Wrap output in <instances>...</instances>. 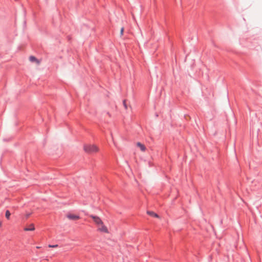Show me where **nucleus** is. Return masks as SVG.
<instances>
[{
	"label": "nucleus",
	"instance_id": "nucleus-1",
	"mask_svg": "<svg viewBox=\"0 0 262 262\" xmlns=\"http://www.w3.org/2000/svg\"><path fill=\"white\" fill-rule=\"evenodd\" d=\"M83 150L89 154H93L99 151V148L96 145L88 144L83 145Z\"/></svg>",
	"mask_w": 262,
	"mask_h": 262
},
{
	"label": "nucleus",
	"instance_id": "nucleus-2",
	"mask_svg": "<svg viewBox=\"0 0 262 262\" xmlns=\"http://www.w3.org/2000/svg\"><path fill=\"white\" fill-rule=\"evenodd\" d=\"M97 230L101 232L108 233L107 228L105 225H104L103 222H101V224L97 226Z\"/></svg>",
	"mask_w": 262,
	"mask_h": 262
},
{
	"label": "nucleus",
	"instance_id": "nucleus-3",
	"mask_svg": "<svg viewBox=\"0 0 262 262\" xmlns=\"http://www.w3.org/2000/svg\"><path fill=\"white\" fill-rule=\"evenodd\" d=\"M90 216L93 220L94 222L97 226L101 224V222H102V221L99 216L93 215H90Z\"/></svg>",
	"mask_w": 262,
	"mask_h": 262
},
{
	"label": "nucleus",
	"instance_id": "nucleus-4",
	"mask_svg": "<svg viewBox=\"0 0 262 262\" xmlns=\"http://www.w3.org/2000/svg\"><path fill=\"white\" fill-rule=\"evenodd\" d=\"M67 217L69 220H73V221H76L80 219L79 216L74 214H71V213L68 214L67 215Z\"/></svg>",
	"mask_w": 262,
	"mask_h": 262
},
{
	"label": "nucleus",
	"instance_id": "nucleus-5",
	"mask_svg": "<svg viewBox=\"0 0 262 262\" xmlns=\"http://www.w3.org/2000/svg\"><path fill=\"white\" fill-rule=\"evenodd\" d=\"M29 60L31 62H35L37 64L39 65L40 64V61L38 60L35 57L31 56L29 57Z\"/></svg>",
	"mask_w": 262,
	"mask_h": 262
},
{
	"label": "nucleus",
	"instance_id": "nucleus-6",
	"mask_svg": "<svg viewBox=\"0 0 262 262\" xmlns=\"http://www.w3.org/2000/svg\"><path fill=\"white\" fill-rule=\"evenodd\" d=\"M137 146L140 148V150L142 151H145V150H146L145 146L143 144L141 143L140 142H138L137 143Z\"/></svg>",
	"mask_w": 262,
	"mask_h": 262
},
{
	"label": "nucleus",
	"instance_id": "nucleus-7",
	"mask_svg": "<svg viewBox=\"0 0 262 262\" xmlns=\"http://www.w3.org/2000/svg\"><path fill=\"white\" fill-rule=\"evenodd\" d=\"M35 230L34 226L33 224H31L30 225L29 228H25L24 229L25 231H33Z\"/></svg>",
	"mask_w": 262,
	"mask_h": 262
},
{
	"label": "nucleus",
	"instance_id": "nucleus-8",
	"mask_svg": "<svg viewBox=\"0 0 262 262\" xmlns=\"http://www.w3.org/2000/svg\"><path fill=\"white\" fill-rule=\"evenodd\" d=\"M147 213L148 214H149L150 216H154V217H159V215L157 213H155V212H154L152 211H148L147 212Z\"/></svg>",
	"mask_w": 262,
	"mask_h": 262
},
{
	"label": "nucleus",
	"instance_id": "nucleus-9",
	"mask_svg": "<svg viewBox=\"0 0 262 262\" xmlns=\"http://www.w3.org/2000/svg\"><path fill=\"white\" fill-rule=\"evenodd\" d=\"M10 215H11V213H10V211L8 210H6V212H5V216L7 220L10 219Z\"/></svg>",
	"mask_w": 262,
	"mask_h": 262
},
{
	"label": "nucleus",
	"instance_id": "nucleus-10",
	"mask_svg": "<svg viewBox=\"0 0 262 262\" xmlns=\"http://www.w3.org/2000/svg\"><path fill=\"white\" fill-rule=\"evenodd\" d=\"M123 105L124 106L125 109L126 110L127 108V104H126V100H124L123 101Z\"/></svg>",
	"mask_w": 262,
	"mask_h": 262
},
{
	"label": "nucleus",
	"instance_id": "nucleus-11",
	"mask_svg": "<svg viewBox=\"0 0 262 262\" xmlns=\"http://www.w3.org/2000/svg\"><path fill=\"white\" fill-rule=\"evenodd\" d=\"M48 246H49V247H50V248H55V247H57L58 245H49Z\"/></svg>",
	"mask_w": 262,
	"mask_h": 262
},
{
	"label": "nucleus",
	"instance_id": "nucleus-12",
	"mask_svg": "<svg viewBox=\"0 0 262 262\" xmlns=\"http://www.w3.org/2000/svg\"><path fill=\"white\" fill-rule=\"evenodd\" d=\"M123 31H124V28H122L121 29V30H120V34L122 36L123 34Z\"/></svg>",
	"mask_w": 262,
	"mask_h": 262
},
{
	"label": "nucleus",
	"instance_id": "nucleus-13",
	"mask_svg": "<svg viewBox=\"0 0 262 262\" xmlns=\"http://www.w3.org/2000/svg\"><path fill=\"white\" fill-rule=\"evenodd\" d=\"M31 214V213H26V219H28L30 216Z\"/></svg>",
	"mask_w": 262,
	"mask_h": 262
},
{
	"label": "nucleus",
	"instance_id": "nucleus-14",
	"mask_svg": "<svg viewBox=\"0 0 262 262\" xmlns=\"http://www.w3.org/2000/svg\"><path fill=\"white\" fill-rule=\"evenodd\" d=\"M2 222L0 221V227L2 226Z\"/></svg>",
	"mask_w": 262,
	"mask_h": 262
},
{
	"label": "nucleus",
	"instance_id": "nucleus-15",
	"mask_svg": "<svg viewBox=\"0 0 262 262\" xmlns=\"http://www.w3.org/2000/svg\"><path fill=\"white\" fill-rule=\"evenodd\" d=\"M36 248L39 249V248H40V247H37Z\"/></svg>",
	"mask_w": 262,
	"mask_h": 262
}]
</instances>
